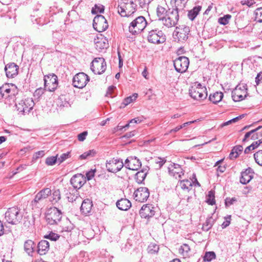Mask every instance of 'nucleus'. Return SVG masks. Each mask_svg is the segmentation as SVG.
Here are the masks:
<instances>
[{"mask_svg": "<svg viewBox=\"0 0 262 262\" xmlns=\"http://www.w3.org/2000/svg\"><path fill=\"white\" fill-rule=\"evenodd\" d=\"M136 4L133 0H121L118 8V12L122 16H130L136 11Z\"/></svg>", "mask_w": 262, "mask_h": 262, "instance_id": "obj_1", "label": "nucleus"}, {"mask_svg": "<svg viewBox=\"0 0 262 262\" xmlns=\"http://www.w3.org/2000/svg\"><path fill=\"white\" fill-rule=\"evenodd\" d=\"M23 214L18 207L9 208L5 212L6 222L12 225H17L20 223Z\"/></svg>", "mask_w": 262, "mask_h": 262, "instance_id": "obj_2", "label": "nucleus"}, {"mask_svg": "<svg viewBox=\"0 0 262 262\" xmlns=\"http://www.w3.org/2000/svg\"><path fill=\"white\" fill-rule=\"evenodd\" d=\"M147 24L144 17L138 16L130 23L128 27L129 32L133 35L138 34L145 29Z\"/></svg>", "mask_w": 262, "mask_h": 262, "instance_id": "obj_3", "label": "nucleus"}, {"mask_svg": "<svg viewBox=\"0 0 262 262\" xmlns=\"http://www.w3.org/2000/svg\"><path fill=\"white\" fill-rule=\"evenodd\" d=\"M62 218V213L57 208H51L48 210L46 214V220L50 225H58Z\"/></svg>", "mask_w": 262, "mask_h": 262, "instance_id": "obj_4", "label": "nucleus"}, {"mask_svg": "<svg viewBox=\"0 0 262 262\" xmlns=\"http://www.w3.org/2000/svg\"><path fill=\"white\" fill-rule=\"evenodd\" d=\"M189 94L191 98L195 100H203L206 98L207 93L205 87H203L200 83L196 86H192L189 89Z\"/></svg>", "mask_w": 262, "mask_h": 262, "instance_id": "obj_5", "label": "nucleus"}, {"mask_svg": "<svg viewBox=\"0 0 262 262\" xmlns=\"http://www.w3.org/2000/svg\"><path fill=\"white\" fill-rule=\"evenodd\" d=\"M190 32L189 27L185 25H180L177 27L173 33V37L175 40L183 42L188 38Z\"/></svg>", "mask_w": 262, "mask_h": 262, "instance_id": "obj_6", "label": "nucleus"}, {"mask_svg": "<svg viewBox=\"0 0 262 262\" xmlns=\"http://www.w3.org/2000/svg\"><path fill=\"white\" fill-rule=\"evenodd\" d=\"M34 102L32 98H26L15 103L17 111L24 114H28L33 108Z\"/></svg>", "mask_w": 262, "mask_h": 262, "instance_id": "obj_7", "label": "nucleus"}, {"mask_svg": "<svg viewBox=\"0 0 262 262\" xmlns=\"http://www.w3.org/2000/svg\"><path fill=\"white\" fill-rule=\"evenodd\" d=\"M147 39L151 43L159 44L165 41L166 36L161 30L155 29L149 32Z\"/></svg>", "mask_w": 262, "mask_h": 262, "instance_id": "obj_8", "label": "nucleus"}, {"mask_svg": "<svg viewBox=\"0 0 262 262\" xmlns=\"http://www.w3.org/2000/svg\"><path fill=\"white\" fill-rule=\"evenodd\" d=\"M106 68V64L103 58H95L91 62V69L95 74H101Z\"/></svg>", "mask_w": 262, "mask_h": 262, "instance_id": "obj_9", "label": "nucleus"}, {"mask_svg": "<svg viewBox=\"0 0 262 262\" xmlns=\"http://www.w3.org/2000/svg\"><path fill=\"white\" fill-rule=\"evenodd\" d=\"M17 93V88L14 84H5L0 86V95L3 98H12Z\"/></svg>", "mask_w": 262, "mask_h": 262, "instance_id": "obj_10", "label": "nucleus"}, {"mask_svg": "<svg viewBox=\"0 0 262 262\" xmlns=\"http://www.w3.org/2000/svg\"><path fill=\"white\" fill-rule=\"evenodd\" d=\"M44 85L46 90L50 92L54 91L58 85V78L54 74H51L44 76Z\"/></svg>", "mask_w": 262, "mask_h": 262, "instance_id": "obj_11", "label": "nucleus"}, {"mask_svg": "<svg viewBox=\"0 0 262 262\" xmlns=\"http://www.w3.org/2000/svg\"><path fill=\"white\" fill-rule=\"evenodd\" d=\"M93 28L98 32H102L105 31L108 27V23L104 16L97 15L93 19Z\"/></svg>", "mask_w": 262, "mask_h": 262, "instance_id": "obj_12", "label": "nucleus"}, {"mask_svg": "<svg viewBox=\"0 0 262 262\" xmlns=\"http://www.w3.org/2000/svg\"><path fill=\"white\" fill-rule=\"evenodd\" d=\"M189 64V59L185 56L179 57L173 61L175 70L180 73H183L187 71Z\"/></svg>", "mask_w": 262, "mask_h": 262, "instance_id": "obj_13", "label": "nucleus"}, {"mask_svg": "<svg viewBox=\"0 0 262 262\" xmlns=\"http://www.w3.org/2000/svg\"><path fill=\"white\" fill-rule=\"evenodd\" d=\"M89 76L84 73H79L75 75L73 78V84L74 87L82 89L89 81Z\"/></svg>", "mask_w": 262, "mask_h": 262, "instance_id": "obj_14", "label": "nucleus"}, {"mask_svg": "<svg viewBox=\"0 0 262 262\" xmlns=\"http://www.w3.org/2000/svg\"><path fill=\"white\" fill-rule=\"evenodd\" d=\"M123 166L124 165L122 160L114 158L107 161L106 163L107 170L113 173L120 171Z\"/></svg>", "mask_w": 262, "mask_h": 262, "instance_id": "obj_15", "label": "nucleus"}, {"mask_svg": "<svg viewBox=\"0 0 262 262\" xmlns=\"http://www.w3.org/2000/svg\"><path fill=\"white\" fill-rule=\"evenodd\" d=\"M149 195V192L146 187H140L134 193V199L139 202H144L147 200Z\"/></svg>", "mask_w": 262, "mask_h": 262, "instance_id": "obj_16", "label": "nucleus"}, {"mask_svg": "<svg viewBox=\"0 0 262 262\" xmlns=\"http://www.w3.org/2000/svg\"><path fill=\"white\" fill-rule=\"evenodd\" d=\"M156 207L152 205H144L140 210V214L142 218L149 219L155 214Z\"/></svg>", "mask_w": 262, "mask_h": 262, "instance_id": "obj_17", "label": "nucleus"}, {"mask_svg": "<svg viewBox=\"0 0 262 262\" xmlns=\"http://www.w3.org/2000/svg\"><path fill=\"white\" fill-rule=\"evenodd\" d=\"M247 89L245 85L242 87L237 85L232 92V98L234 101L237 102L242 100L246 96Z\"/></svg>", "mask_w": 262, "mask_h": 262, "instance_id": "obj_18", "label": "nucleus"}, {"mask_svg": "<svg viewBox=\"0 0 262 262\" xmlns=\"http://www.w3.org/2000/svg\"><path fill=\"white\" fill-rule=\"evenodd\" d=\"M124 165L130 170H137L141 166V162L136 157H130L125 160Z\"/></svg>", "mask_w": 262, "mask_h": 262, "instance_id": "obj_19", "label": "nucleus"}, {"mask_svg": "<svg viewBox=\"0 0 262 262\" xmlns=\"http://www.w3.org/2000/svg\"><path fill=\"white\" fill-rule=\"evenodd\" d=\"M70 182L74 188L79 189L85 183V177L81 173H78L72 177Z\"/></svg>", "mask_w": 262, "mask_h": 262, "instance_id": "obj_20", "label": "nucleus"}, {"mask_svg": "<svg viewBox=\"0 0 262 262\" xmlns=\"http://www.w3.org/2000/svg\"><path fill=\"white\" fill-rule=\"evenodd\" d=\"M168 168L169 174L175 177L176 179H180L181 176L184 174L182 168L179 164L171 163Z\"/></svg>", "mask_w": 262, "mask_h": 262, "instance_id": "obj_21", "label": "nucleus"}, {"mask_svg": "<svg viewBox=\"0 0 262 262\" xmlns=\"http://www.w3.org/2000/svg\"><path fill=\"white\" fill-rule=\"evenodd\" d=\"M18 66L14 63L7 64L5 68V71L7 77L12 78L18 74Z\"/></svg>", "mask_w": 262, "mask_h": 262, "instance_id": "obj_22", "label": "nucleus"}, {"mask_svg": "<svg viewBox=\"0 0 262 262\" xmlns=\"http://www.w3.org/2000/svg\"><path fill=\"white\" fill-rule=\"evenodd\" d=\"M186 1L185 0H171L170 6L171 9L185 13L184 8L185 7Z\"/></svg>", "mask_w": 262, "mask_h": 262, "instance_id": "obj_23", "label": "nucleus"}, {"mask_svg": "<svg viewBox=\"0 0 262 262\" xmlns=\"http://www.w3.org/2000/svg\"><path fill=\"white\" fill-rule=\"evenodd\" d=\"M51 192L52 190L49 188L42 189L36 194L34 202L35 203H38L41 200L47 198L50 194H51Z\"/></svg>", "mask_w": 262, "mask_h": 262, "instance_id": "obj_24", "label": "nucleus"}, {"mask_svg": "<svg viewBox=\"0 0 262 262\" xmlns=\"http://www.w3.org/2000/svg\"><path fill=\"white\" fill-rule=\"evenodd\" d=\"M251 169H247L241 173L240 182L243 184L248 183L253 178V172H251Z\"/></svg>", "mask_w": 262, "mask_h": 262, "instance_id": "obj_25", "label": "nucleus"}, {"mask_svg": "<svg viewBox=\"0 0 262 262\" xmlns=\"http://www.w3.org/2000/svg\"><path fill=\"white\" fill-rule=\"evenodd\" d=\"M116 206L119 209L126 211L130 208L132 204L128 199H121L117 202Z\"/></svg>", "mask_w": 262, "mask_h": 262, "instance_id": "obj_26", "label": "nucleus"}, {"mask_svg": "<svg viewBox=\"0 0 262 262\" xmlns=\"http://www.w3.org/2000/svg\"><path fill=\"white\" fill-rule=\"evenodd\" d=\"M92 206V202L90 200H84L82 202L80 207V210L82 213L84 215H87L91 211Z\"/></svg>", "mask_w": 262, "mask_h": 262, "instance_id": "obj_27", "label": "nucleus"}, {"mask_svg": "<svg viewBox=\"0 0 262 262\" xmlns=\"http://www.w3.org/2000/svg\"><path fill=\"white\" fill-rule=\"evenodd\" d=\"M49 250V243L46 240H42L38 244V253L40 255H45Z\"/></svg>", "mask_w": 262, "mask_h": 262, "instance_id": "obj_28", "label": "nucleus"}, {"mask_svg": "<svg viewBox=\"0 0 262 262\" xmlns=\"http://www.w3.org/2000/svg\"><path fill=\"white\" fill-rule=\"evenodd\" d=\"M167 4L159 5L156 9V13L159 20H161L167 14L168 10L166 9Z\"/></svg>", "mask_w": 262, "mask_h": 262, "instance_id": "obj_29", "label": "nucleus"}, {"mask_svg": "<svg viewBox=\"0 0 262 262\" xmlns=\"http://www.w3.org/2000/svg\"><path fill=\"white\" fill-rule=\"evenodd\" d=\"M262 126H259L254 129L251 130V131L247 132L245 135L244 138L243 140V142H245L247 139L251 136L252 140H256L259 138V133L257 132L261 128Z\"/></svg>", "mask_w": 262, "mask_h": 262, "instance_id": "obj_30", "label": "nucleus"}, {"mask_svg": "<svg viewBox=\"0 0 262 262\" xmlns=\"http://www.w3.org/2000/svg\"><path fill=\"white\" fill-rule=\"evenodd\" d=\"M243 150V147L242 145H236L232 149L229 158L230 160H233L237 158Z\"/></svg>", "mask_w": 262, "mask_h": 262, "instance_id": "obj_31", "label": "nucleus"}, {"mask_svg": "<svg viewBox=\"0 0 262 262\" xmlns=\"http://www.w3.org/2000/svg\"><path fill=\"white\" fill-rule=\"evenodd\" d=\"M223 96L224 94L222 92H216L211 94L209 97V99L213 103L216 104L222 100Z\"/></svg>", "mask_w": 262, "mask_h": 262, "instance_id": "obj_32", "label": "nucleus"}, {"mask_svg": "<svg viewBox=\"0 0 262 262\" xmlns=\"http://www.w3.org/2000/svg\"><path fill=\"white\" fill-rule=\"evenodd\" d=\"M216 219L212 216L207 218L205 222L203 224L202 229L204 231H207L212 228L215 222Z\"/></svg>", "mask_w": 262, "mask_h": 262, "instance_id": "obj_33", "label": "nucleus"}, {"mask_svg": "<svg viewBox=\"0 0 262 262\" xmlns=\"http://www.w3.org/2000/svg\"><path fill=\"white\" fill-rule=\"evenodd\" d=\"M50 195H51L50 200L53 204L58 203L61 199L60 191L59 189L53 190L51 194Z\"/></svg>", "mask_w": 262, "mask_h": 262, "instance_id": "obj_34", "label": "nucleus"}, {"mask_svg": "<svg viewBox=\"0 0 262 262\" xmlns=\"http://www.w3.org/2000/svg\"><path fill=\"white\" fill-rule=\"evenodd\" d=\"M147 173L146 169H142L141 170L137 172L135 174V179L138 184H141L145 180Z\"/></svg>", "mask_w": 262, "mask_h": 262, "instance_id": "obj_35", "label": "nucleus"}, {"mask_svg": "<svg viewBox=\"0 0 262 262\" xmlns=\"http://www.w3.org/2000/svg\"><path fill=\"white\" fill-rule=\"evenodd\" d=\"M183 13L178 12V11L172 9L171 8H169L168 11L167 12L168 16H170L176 24H177L179 19L180 16L183 15Z\"/></svg>", "mask_w": 262, "mask_h": 262, "instance_id": "obj_36", "label": "nucleus"}, {"mask_svg": "<svg viewBox=\"0 0 262 262\" xmlns=\"http://www.w3.org/2000/svg\"><path fill=\"white\" fill-rule=\"evenodd\" d=\"M35 247V244L32 240H27L24 244V250L29 254L31 255Z\"/></svg>", "mask_w": 262, "mask_h": 262, "instance_id": "obj_37", "label": "nucleus"}, {"mask_svg": "<svg viewBox=\"0 0 262 262\" xmlns=\"http://www.w3.org/2000/svg\"><path fill=\"white\" fill-rule=\"evenodd\" d=\"M96 154V151L94 149L89 150L84 152L80 155L78 157L79 160H87L94 157Z\"/></svg>", "mask_w": 262, "mask_h": 262, "instance_id": "obj_38", "label": "nucleus"}, {"mask_svg": "<svg viewBox=\"0 0 262 262\" xmlns=\"http://www.w3.org/2000/svg\"><path fill=\"white\" fill-rule=\"evenodd\" d=\"M163 24L168 28L174 26L177 24L173 20V19L167 14L161 20Z\"/></svg>", "mask_w": 262, "mask_h": 262, "instance_id": "obj_39", "label": "nucleus"}, {"mask_svg": "<svg viewBox=\"0 0 262 262\" xmlns=\"http://www.w3.org/2000/svg\"><path fill=\"white\" fill-rule=\"evenodd\" d=\"M201 8V7L200 6L195 7L192 10L189 11L188 13V18L190 20H193L199 14Z\"/></svg>", "mask_w": 262, "mask_h": 262, "instance_id": "obj_40", "label": "nucleus"}, {"mask_svg": "<svg viewBox=\"0 0 262 262\" xmlns=\"http://www.w3.org/2000/svg\"><path fill=\"white\" fill-rule=\"evenodd\" d=\"M181 188L183 190L189 191L192 187L191 182L188 180L181 181L179 184Z\"/></svg>", "mask_w": 262, "mask_h": 262, "instance_id": "obj_41", "label": "nucleus"}, {"mask_svg": "<svg viewBox=\"0 0 262 262\" xmlns=\"http://www.w3.org/2000/svg\"><path fill=\"white\" fill-rule=\"evenodd\" d=\"M138 97V94L134 93L132 96H130L125 99H124L122 105H123V106H121V107H125V106L127 105L129 103H132L134 101H135L137 98Z\"/></svg>", "mask_w": 262, "mask_h": 262, "instance_id": "obj_42", "label": "nucleus"}, {"mask_svg": "<svg viewBox=\"0 0 262 262\" xmlns=\"http://www.w3.org/2000/svg\"><path fill=\"white\" fill-rule=\"evenodd\" d=\"M56 104L60 107H68L69 104L64 96H60L56 100Z\"/></svg>", "mask_w": 262, "mask_h": 262, "instance_id": "obj_43", "label": "nucleus"}, {"mask_svg": "<svg viewBox=\"0 0 262 262\" xmlns=\"http://www.w3.org/2000/svg\"><path fill=\"white\" fill-rule=\"evenodd\" d=\"M261 143V142L260 141V140H259L257 141L254 142L250 145H249V146L245 148L244 150V153L246 154L249 153L250 151L254 150V149L257 148Z\"/></svg>", "mask_w": 262, "mask_h": 262, "instance_id": "obj_44", "label": "nucleus"}, {"mask_svg": "<svg viewBox=\"0 0 262 262\" xmlns=\"http://www.w3.org/2000/svg\"><path fill=\"white\" fill-rule=\"evenodd\" d=\"M67 199L69 202H73L76 201L77 200H80L79 194L77 191H76L74 193H71L67 194Z\"/></svg>", "mask_w": 262, "mask_h": 262, "instance_id": "obj_45", "label": "nucleus"}, {"mask_svg": "<svg viewBox=\"0 0 262 262\" xmlns=\"http://www.w3.org/2000/svg\"><path fill=\"white\" fill-rule=\"evenodd\" d=\"M255 162L259 166H262V150H259L254 154Z\"/></svg>", "mask_w": 262, "mask_h": 262, "instance_id": "obj_46", "label": "nucleus"}, {"mask_svg": "<svg viewBox=\"0 0 262 262\" xmlns=\"http://www.w3.org/2000/svg\"><path fill=\"white\" fill-rule=\"evenodd\" d=\"M231 18V15L230 14H226L223 17H221L218 19V23L223 25H226L229 22L230 19Z\"/></svg>", "mask_w": 262, "mask_h": 262, "instance_id": "obj_47", "label": "nucleus"}, {"mask_svg": "<svg viewBox=\"0 0 262 262\" xmlns=\"http://www.w3.org/2000/svg\"><path fill=\"white\" fill-rule=\"evenodd\" d=\"M64 223L65 224V226H63L62 227V232H70L73 229V225L71 223L69 220L68 219H66V220L64 222Z\"/></svg>", "mask_w": 262, "mask_h": 262, "instance_id": "obj_48", "label": "nucleus"}, {"mask_svg": "<svg viewBox=\"0 0 262 262\" xmlns=\"http://www.w3.org/2000/svg\"><path fill=\"white\" fill-rule=\"evenodd\" d=\"M255 20L262 23V7L257 8L254 12Z\"/></svg>", "mask_w": 262, "mask_h": 262, "instance_id": "obj_49", "label": "nucleus"}, {"mask_svg": "<svg viewBox=\"0 0 262 262\" xmlns=\"http://www.w3.org/2000/svg\"><path fill=\"white\" fill-rule=\"evenodd\" d=\"M206 202L211 205H213L215 204L214 194L212 191H210L208 192V194L207 196Z\"/></svg>", "mask_w": 262, "mask_h": 262, "instance_id": "obj_50", "label": "nucleus"}, {"mask_svg": "<svg viewBox=\"0 0 262 262\" xmlns=\"http://www.w3.org/2000/svg\"><path fill=\"white\" fill-rule=\"evenodd\" d=\"M215 258V254L214 252H207L205 253L204 257L205 261H210Z\"/></svg>", "mask_w": 262, "mask_h": 262, "instance_id": "obj_51", "label": "nucleus"}, {"mask_svg": "<svg viewBox=\"0 0 262 262\" xmlns=\"http://www.w3.org/2000/svg\"><path fill=\"white\" fill-rule=\"evenodd\" d=\"M58 161L56 156L48 157L46 160V164L49 166L53 165Z\"/></svg>", "mask_w": 262, "mask_h": 262, "instance_id": "obj_52", "label": "nucleus"}, {"mask_svg": "<svg viewBox=\"0 0 262 262\" xmlns=\"http://www.w3.org/2000/svg\"><path fill=\"white\" fill-rule=\"evenodd\" d=\"M159 246L156 244H150L148 246L147 250L148 253L150 254H155L159 250Z\"/></svg>", "mask_w": 262, "mask_h": 262, "instance_id": "obj_53", "label": "nucleus"}, {"mask_svg": "<svg viewBox=\"0 0 262 262\" xmlns=\"http://www.w3.org/2000/svg\"><path fill=\"white\" fill-rule=\"evenodd\" d=\"M45 237L53 241H56L59 238V236L57 234L51 232L49 234L45 235Z\"/></svg>", "mask_w": 262, "mask_h": 262, "instance_id": "obj_54", "label": "nucleus"}, {"mask_svg": "<svg viewBox=\"0 0 262 262\" xmlns=\"http://www.w3.org/2000/svg\"><path fill=\"white\" fill-rule=\"evenodd\" d=\"M138 2L140 7L142 9H146L148 8L151 0H138Z\"/></svg>", "mask_w": 262, "mask_h": 262, "instance_id": "obj_55", "label": "nucleus"}, {"mask_svg": "<svg viewBox=\"0 0 262 262\" xmlns=\"http://www.w3.org/2000/svg\"><path fill=\"white\" fill-rule=\"evenodd\" d=\"M70 152L63 153L60 155V157L58 158V161L59 162V163H61L66 159L70 157Z\"/></svg>", "mask_w": 262, "mask_h": 262, "instance_id": "obj_56", "label": "nucleus"}, {"mask_svg": "<svg viewBox=\"0 0 262 262\" xmlns=\"http://www.w3.org/2000/svg\"><path fill=\"white\" fill-rule=\"evenodd\" d=\"M190 248L187 244H183L179 249L180 252L183 254V255H185V253L187 254Z\"/></svg>", "mask_w": 262, "mask_h": 262, "instance_id": "obj_57", "label": "nucleus"}, {"mask_svg": "<svg viewBox=\"0 0 262 262\" xmlns=\"http://www.w3.org/2000/svg\"><path fill=\"white\" fill-rule=\"evenodd\" d=\"M237 201V200L235 198H227L225 199V205L226 207H228L232 204L235 202Z\"/></svg>", "mask_w": 262, "mask_h": 262, "instance_id": "obj_58", "label": "nucleus"}, {"mask_svg": "<svg viewBox=\"0 0 262 262\" xmlns=\"http://www.w3.org/2000/svg\"><path fill=\"white\" fill-rule=\"evenodd\" d=\"M144 117L143 116L142 117H138L137 118H135L134 119H133L129 121V123L132 124H138L141 123L142 121L144 120Z\"/></svg>", "mask_w": 262, "mask_h": 262, "instance_id": "obj_59", "label": "nucleus"}, {"mask_svg": "<svg viewBox=\"0 0 262 262\" xmlns=\"http://www.w3.org/2000/svg\"><path fill=\"white\" fill-rule=\"evenodd\" d=\"M226 221H224L222 224V227L224 229L228 227L230 224L231 216H228L225 217Z\"/></svg>", "mask_w": 262, "mask_h": 262, "instance_id": "obj_60", "label": "nucleus"}, {"mask_svg": "<svg viewBox=\"0 0 262 262\" xmlns=\"http://www.w3.org/2000/svg\"><path fill=\"white\" fill-rule=\"evenodd\" d=\"M115 88V87L114 86H110L107 89V92L105 94V96L113 98L114 96L112 95V93Z\"/></svg>", "mask_w": 262, "mask_h": 262, "instance_id": "obj_61", "label": "nucleus"}, {"mask_svg": "<svg viewBox=\"0 0 262 262\" xmlns=\"http://www.w3.org/2000/svg\"><path fill=\"white\" fill-rule=\"evenodd\" d=\"M88 135V132L86 131L83 132L82 133L79 134L78 135V139L80 141H83Z\"/></svg>", "mask_w": 262, "mask_h": 262, "instance_id": "obj_62", "label": "nucleus"}, {"mask_svg": "<svg viewBox=\"0 0 262 262\" xmlns=\"http://www.w3.org/2000/svg\"><path fill=\"white\" fill-rule=\"evenodd\" d=\"M95 172V170L92 169V170L88 171L86 173V177L88 180H91L94 177Z\"/></svg>", "mask_w": 262, "mask_h": 262, "instance_id": "obj_63", "label": "nucleus"}, {"mask_svg": "<svg viewBox=\"0 0 262 262\" xmlns=\"http://www.w3.org/2000/svg\"><path fill=\"white\" fill-rule=\"evenodd\" d=\"M255 82L256 85H258L262 82V72L259 73L255 77Z\"/></svg>", "mask_w": 262, "mask_h": 262, "instance_id": "obj_64", "label": "nucleus"}]
</instances>
